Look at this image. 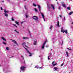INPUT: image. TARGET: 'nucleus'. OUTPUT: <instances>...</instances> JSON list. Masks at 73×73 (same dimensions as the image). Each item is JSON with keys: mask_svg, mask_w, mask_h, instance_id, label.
Masks as SVG:
<instances>
[{"mask_svg": "<svg viewBox=\"0 0 73 73\" xmlns=\"http://www.w3.org/2000/svg\"><path fill=\"white\" fill-rule=\"evenodd\" d=\"M25 68H26V67L24 66H23L21 67L20 69L23 72H24L25 69Z\"/></svg>", "mask_w": 73, "mask_h": 73, "instance_id": "1", "label": "nucleus"}, {"mask_svg": "<svg viewBox=\"0 0 73 73\" xmlns=\"http://www.w3.org/2000/svg\"><path fill=\"white\" fill-rule=\"evenodd\" d=\"M46 42H47V40L46 39V40L44 41V43L42 45V49H44V47L45 46V45Z\"/></svg>", "mask_w": 73, "mask_h": 73, "instance_id": "2", "label": "nucleus"}, {"mask_svg": "<svg viewBox=\"0 0 73 73\" xmlns=\"http://www.w3.org/2000/svg\"><path fill=\"white\" fill-rule=\"evenodd\" d=\"M33 17H35L36 18H34L33 19H34L35 21H38V18L37 17L34 16H33Z\"/></svg>", "mask_w": 73, "mask_h": 73, "instance_id": "3", "label": "nucleus"}, {"mask_svg": "<svg viewBox=\"0 0 73 73\" xmlns=\"http://www.w3.org/2000/svg\"><path fill=\"white\" fill-rule=\"evenodd\" d=\"M25 49H26V50L28 52V53L29 54H30V55H29V56H32V55L31 54V53H30V52H29V50H28V49H27V48H25Z\"/></svg>", "mask_w": 73, "mask_h": 73, "instance_id": "4", "label": "nucleus"}, {"mask_svg": "<svg viewBox=\"0 0 73 73\" xmlns=\"http://www.w3.org/2000/svg\"><path fill=\"white\" fill-rule=\"evenodd\" d=\"M11 40L12 41V42H14V43H15V44H16V45H18V44H17V42L15 40H13L12 39H11Z\"/></svg>", "mask_w": 73, "mask_h": 73, "instance_id": "5", "label": "nucleus"}, {"mask_svg": "<svg viewBox=\"0 0 73 73\" xmlns=\"http://www.w3.org/2000/svg\"><path fill=\"white\" fill-rule=\"evenodd\" d=\"M37 6L38 7V8L40 12V10H41V6L40 5H37Z\"/></svg>", "mask_w": 73, "mask_h": 73, "instance_id": "6", "label": "nucleus"}, {"mask_svg": "<svg viewBox=\"0 0 73 73\" xmlns=\"http://www.w3.org/2000/svg\"><path fill=\"white\" fill-rule=\"evenodd\" d=\"M65 33L67 34V33H68V30H66L64 31V30L63 32V33H65Z\"/></svg>", "mask_w": 73, "mask_h": 73, "instance_id": "7", "label": "nucleus"}, {"mask_svg": "<svg viewBox=\"0 0 73 73\" xmlns=\"http://www.w3.org/2000/svg\"><path fill=\"white\" fill-rule=\"evenodd\" d=\"M62 6H63V7H64V8L66 7V5H65V3H64L63 2L62 4Z\"/></svg>", "mask_w": 73, "mask_h": 73, "instance_id": "8", "label": "nucleus"}, {"mask_svg": "<svg viewBox=\"0 0 73 73\" xmlns=\"http://www.w3.org/2000/svg\"><path fill=\"white\" fill-rule=\"evenodd\" d=\"M60 23H59V21H58V23H57V27H60Z\"/></svg>", "mask_w": 73, "mask_h": 73, "instance_id": "9", "label": "nucleus"}, {"mask_svg": "<svg viewBox=\"0 0 73 73\" xmlns=\"http://www.w3.org/2000/svg\"><path fill=\"white\" fill-rule=\"evenodd\" d=\"M36 43H37V40L35 41H34V42L33 43L34 45H36Z\"/></svg>", "mask_w": 73, "mask_h": 73, "instance_id": "10", "label": "nucleus"}, {"mask_svg": "<svg viewBox=\"0 0 73 73\" xmlns=\"http://www.w3.org/2000/svg\"><path fill=\"white\" fill-rule=\"evenodd\" d=\"M15 23H16V24H17V25H19V22H18L17 21H15Z\"/></svg>", "mask_w": 73, "mask_h": 73, "instance_id": "11", "label": "nucleus"}, {"mask_svg": "<svg viewBox=\"0 0 73 73\" xmlns=\"http://www.w3.org/2000/svg\"><path fill=\"white\" fill-rule=\"evenodd\" d=\"M4 12L5 13H9V11H6V10H5V9L4 10Z\"/></svg>", "mask_w": 73, "mask_h": 73, "instance_id": "12", "label": "nucleus"}, {"mask_svg": "<svg viewBox=\"0 0 73 73\" xmlns=\"http://www.w3.org/2000/svg\"><path fill=\"white\" fill-rule=\"evenodd\" d=\"M1 38H2L3 40H4V41H6V39L4 38V37H1Z\"/></svg>", "mask_w": 73, "mask_h": 73, "instance_id": "13", "label": "nucleus"}, {"mask_svg": "<svg viewBox=\"0 0 73 73\" xmlns=\"http://www.w3.org/2000/svg\"><path fill=\"white\" fill-rule=\"evenodd\" d=\"M67 9H68V10H70V7H67Z\"/></svg>", "mask_w": 73, "mask_h": 73, "instance_id": "14", "label": "nucleus"}, {"mask_svg": "<svg viewBox=\"0 0 73 73\" xmlns=\"http://www.w3.org/2000/svg\"><path fill=\"white\" fill-rule=\"evenodd\" d=\"M35 10L36 12H37V11H38V10H37V9H36V8H35Z\"/></svg>", "mask_w": 73, "mask_h": 73, "instance_id": "15", "label": "nucleus"}, {"mask_svg": "<svg viewBox=\"0 0 73 73\" xmlns=\"http://www.w3.org/2000/svg\"><path fill=\"white\" fill-rule=\"evenodd\" d=\"M41 14L42 15V16L43 17V18L44 17V14L42 13H41Z\"/></svg>", "mask_w": 73, "mask_h": 73, "instance_id": "16", "label": "nucleus"}, {"mask_svg": "<svg viewBox=\"0 0 73 73\" xmlns=\"http://www.w3.org/2000/svg\"><path fill=\"white\" fill-rule=\"evenodd\" d=\"M35 67L36 68H37V69H41V67H37L36 66Z\"/></svg>", "mask_w": 73, "mask_h": 73, "instance_id": "17", "label": "nucleus"}, {"mask_svg": "<svg viewBox=\"0 0 73 73\" xmlns=\"http://www.w3.org/2000/svg\"><path fill=\"white\" fill-rule=\"evenodd\" d=\"M4 15L5 16H6V17H8V14H7V13H5Z\"/></svg>", "mask_w": 73, "mask_h": 73, "instance_id": "18", "label": "nucleus"}, {"mask_svg": "<svg viewBox=\"0 0 73 73\" xmlns=\"http://www.w3.org/2000/svg\"><path fill=\"white\" fill-rule=\"evenodd\" d=\"M25 15H26V19H27V18H28V15H27V14H25Z\"/></svg>", "mask_w": 73, "mask_h": 73, "instance_id": "19", "label": "nucleus"}, {"mask_svg": "<svg viewBox=\"0 0 73 73\" xmlns=\"http://www.w3.org/2000/svg\"><path fill=\"white\" fill-rule=\"evenodd\" d=\"M63 27H62L61 29V32H63Z\"/></svg>", "mask_w": 73, "mask_h": 73, "instance_id": "20", "label": "nucleus"}, {"mask_svg": "<svg viewBox=\"0 0 73 73\" xmlns=\"http://www.w3.org/2000/svg\"><path fill=\"white\" fill-rule=\"evenodd\" d=\"M72 13H73V11H72L70 13H69L70 15H72Z\"/></svg>", "mask_w": 73, "mask_h": 73, "instance_id": "21", "label": "nucleus"}, {"mask_svg": "<svg viewBox=\"0 0 73 73\" xmlns=\"http://www.w3.org/2000/svg\"><path fill=\"white\" fill-rule=\"evenodd\" d=\"M13 25H14V26H15V27H16V28H17V26H16V25L13 24Z\"/></svg>", "mask_w": 73, "mask_h": 73, "instance_id": "22", "label": "nucleus"}, {"mask_svg": "<svg viewBox=\"0 0 73 73\" xmlns=\"http://www.w3.org/2000/svg\"><path fill=\"white\" fill-rule=\"evenodd\" d=\"M33 6L34 7H36L37 6V5L35 4V3H33Z\"/></svg>", "mask_w": 73, "mask_h": 73, "instance_id": "23", "label": "nucleus"}, {"mask_svg": "<svg viewBox=\"0 0 73 73\" xmlns=\"http://www.w3.org/2000/svg\"><path fill=\"white\" fill-rule=\"evenodd\" d=\"M11 20H12V21H15V20H14V19H13V17L12 18Z\"/></svg>", "mask_w": 73, "mask_h": 73, "instance_id": "24", "label": "nucleus"}, {"mask_svg": "<svg viewBox=\"0 0 73 73\" xmlns=\"http://www.w3.org/2000/svg\"><path fill=\"white\" fill-rule=\"evenodd\" d=\"M6 50H9V47H6Z\"/></svg>", "mask_w": 73, "mask_h": 73, "instance_id": "25", "label": "nucleus"}, {"mask_svg": "<svg viewBox=\"0 0 73 73\" xmlns=\"http://www.w3.org/2000/svg\"><path fill=\"white\" fill-rule=\"evenodd\" d=\"M52 28H53V26L52 25H51L50 27V29H51V30H52Z\"/></svg>", "mask_w": 73, "mask_h": 73, "instance_id": "26", "label": "nucleus"}, {"mask_svg": "<svg viewBox=\"0 0 73 73\" xmlns=\"http://www.w3.org/2000/svg\"><path fill=\"white\" fill-rule=\"evenodd\" d=\"M54 70H57V68L55 67L54 68Z\"/></svg>", "mask_w": 73, "mask_h": 73, "instance_id": "27", "label": "nucleus"}, {"mask_svg": "<svg viewBox=\"0 0 73 73\" xmlns=\"http://www.w3.org/2000/svg\"><path fill=\"white\" fill-rule=\"evenodd\" d=\"M23 39H27V38H28V37H23Z\"/></svg>", "mask_w": 73, "mask_h": 73, "instance_id": "28", "label": "nucleus"}, {"mask_svg": "<svg viewBox=\"0 0 73 73\" xmlns=\"http://www.w3.org/2000/svg\"><path fill=\"white\" fill-rule=\"evenodd\" d=\"M25 44V42H23V43L22 44V45H24Z\"/></svg>", "mask_w": 73, "mask_h": 73, "instance_id": "29", "label": "nucleus"}, {"mask_svg": "<svg viewBox=\"0 0 73 73\" xmlns=\"http://www.w3.org/2000/svg\"><path fill=\"white\" fill-rule=\"evenodd\" d=\"M66 54L67 55V56H68V52L67 51H66Z\"/></svg>", "mask_w": 73, "mask_h": 73, "instance_id": "30", "label": "nucleus"}, {"mask_svg": "<svg viewBox=\"0 0 73 73\" xmlns=\"http://www.w3.org/2000/svg\"><path fill=\"white\" fill-rule=\"evenodd\" d=\"M57 65V63H55V64H53V66H55V65Z\"/></svg>", "mask_w": 73, "mask_h": 73, "instance_id": "31", "label": "nucleus"}, {"mask_svg": "<svg viewBox=\"0 0 73 73\" xmlns=\"http://www.w3.org/2000/svg\"><path fill=\"white\" fill-rule=\"evenodd\" d=\"M25 9L27 10V7H26V5L25 6Z\"/></svg>", "mask_w": 73, "mask_h": 73, "instance_id": "32", "label": "nucleus"}, {"mask_svg": "<svg viewBox=\"0 0 73 73\" xmlns=\"http://www.w3.org/2000/svg\"><path fill=\"white\" fill-rule=\"evenodd\" d=\"M3 44H4L5 45H6L7 43H5L4 42H3Z\"/></svg>", "mask_w": 73, "mask_h": 73, "instance_id": "33", "label": "nucleus"}, {"mask_svg": "<svg viewBox=\"0 0 73 73\" xmlns=\"http://www.w3.org/2000/svg\"><path fill=\"white\" fill-rule=\"evenodd\" d=\"M63 65H64V63L62 64L61 65V66H63Z\"/></svg>", "mask_w": 73, "mask_h": 73, "instance_id": "34", "label": "nucleus"}, {"mask_svg": "<svg viewBox=\"0 0 73 73\" xmlns=\"http://www.w3.org/2000/svg\"><path fill=\"white\" fill-rule=\"evenodd\" d=\"M48 60H50V58H49V56L48 57Z\"/></svg>", "mask_w": 73, "mask_h": 73, "instance_id": "35", "label": "nucleus"}, {"mask_svg": "<svg viewBox=\"0 0 73 73\" xmlns=\"http://www.w3.org/2000/svg\"><path fill=\"white\" fill-rule=\"evenodd\" d=\"M52 8H53V10H54V9L55 8H54V6L53 7H52Z\"/></svg>", "mask_w": 73, "mask_h": 73, "instance_id": "36", "label": "nucleus"}, {"mask_svg": "<svg viewBox=\"0 0 73 73\" xmlns=\"http://www.w3.org/2000/svg\"><path fill=\"white\" fill-rule=\"evenodd\" d=\"M24 22H22L21 23V25H22L23 24V23Z\"/></svg>", "mask_w": 73, "mask_h": 73, "instance_id": "37", "label": "nucleus"}, {"mask_svg": "<svg viewBox=\"0 0 73 73\" xmlns=\"http://www.w3.org/2000/svg\"><path fill=\"white\" fill-rule=\"evenodd\" d=\"M67 49H68V50H70V49L69 48H67Z\"/></svg>", "mask_w": 73, "mask_h": 73, "instance_id": "38", "label": "nucleus"}, {"mask_svg": "<svg viewBox=\"0 0 73 73\" xmlns=\"http://www.w3.org/2000/svg\"><path fill=\"white\" fill-rule=\"evenodd\" d=\"M54 61L53 62H52V65H53V64H54Z\"/></svg>", "mask_w": 73, "mask_h": 73, "instance_id": "39", "label": "nucleus"}, {"mask_svg": "<svg viewBox=\"0 0 73 73\" xmlns=\"http://www.w3.org/2000/svg\"><path fill=\"white\" fill-rule=\"evenodd\" d=\"M64 42V41L63 40L62 41V45L63 44V43Z\"/></svg>", "mask_w": 73, "mask_h": 73, "instance_id": "40", "label": "nucleus"}, {"mask_svg": "<svg viewBox=\"0 0 73 73\" xmlns=\"http://www.w3.org/2000/svg\"><path fill=\"white\" fill-rule=\"evenodd\" d=\"M43 19H44V21H45V18H44V17L43 18Z\"/></svg>", "mask_w": 73, "mask_h": 73, "instance_id": "41", "label": "nucleus"}, {"mask_svg": "<svg viewBox=\"0 0 73 73\" xmlns=\"http://www.w3.org/2000/svg\"><path fill=\"white\" fill-rule=\"evenodd\" d=\"M51 5V7H54V5H52H52Z\"/></svg>", "mask_w": 73, "mask_h": 73, "instance_id": "42", "label": "nucleus"}, {"mask_svg": "<svg viewBox=\"0 0 73 73\" xmlns=\"http://www.w3.org/2000/svg\"><path fill=\"white\" fill-rule=\"evenodd\" d=\"M61 9V7H59L58 8V9Z\"/></svg>", "mask_w": 73, "mask_h": 73, "instance_id": "43", "label": "nucleus"}, {"mask_svg": "<svg viewBox=\"0 0 73 73\" xmlns=\"http://www.w3.org/2000/svg\"><path fill=\"white\" fill-rule=\"evenodd\" d=\"M1 10H2V11H3V8L1 7Z\"/></svg>", "mask_w": 73, "mask_h": 73, "instance_id": "44", "label": "nucleus"}, {"mask_svg": "<svg viewBox=\"0 0 73 73\" xmlns=\"http://www.w3.org/2000/svg\"><path fill=\"white\" fill-rule=\"evenodd\" d=\"M65 20V17H64V20Z\"/></svg>", "mask_w": 73, "mask_h": 73, "instance_id": "45", "label": "nucleus"}, {"mask_svg": "<svg viewBox=\"0 0 73 73\" xmlns=\"http://www.w3.org/2000/svg\"><path fill=\"white\" fill-rule=\"evenodd\" d=\"M59 16H60V17H61V18L62 17L61 16V15H59Z\"/></svg>", "mask_w": 73, "mask_h": 73, "instance_id": "46", "label": "nucleus"}, {"mask_svg": "<svg viewBox=\"0 0 73 73\" xmlns=\"http://www.w3.org/2000/svg\"><path fill=\"white\" fill-rule=\"evenodd\" d=\"M14 31H15V32H17V30H15Z\"/></svg>", "mask_w": 73, "mask_h": 73, "instance_id": "47", "label": "nucleus"}, {"mask_svg": "<svg viewBox=\"0 0 73 73\" xmlns=\"http://www.w3.org/2000/svg\"><path fill=\"white\" fill-rule=\"evenodd\" d=\"M16 32H17V33H18V34H19V32L17 31Z\"/></svg>", "mask_w": 73, "mask_h": 73, "instance_id": "48", "label": "nucleus"}, {"mask_svg": "<svg viewBox=\"0 0 73 73\" xmlns=\"http://www.w3.org/2000/svg\"><path fill=\"white\" fill-rule=\"evenodd\" d=\"M48 46L47 45V46H46V48H48Z\"/></svg>", "mask_w": 73, "mask_h": 73, "instance_id": "49", "label": "nucleus"}, {"mask_svg": "<svg viewBox=\"0 0 73 73\" xmlns=\"http://www.w3.org/2000/svg\"><path fill=\"white\" fill-rule=\"evenodd\" d=\"M29 35H30V36H31V33H30Z\"/></svg>", "mask_w": 73, "mask_h": 73, "instance_id": "50", "label": "nucleus"}, {"mask_svg": "<svg viewBox=\"0 0 73 73\" xmlns=\"http://www.w3.org/2000/svg\"><path fill=\"white\" fill-rule=\"evenodd\" d=\"M21 57L22 58H23V56H21Z\"/></svg>", "mask_w": 73, "mask_h": 73, "instance_id": "51", "label": "nucleus"}, {"mask_svg": "<svg viewBox=\"0 0 73 73\" xmlns=\"http://www.w3.org/2000/svg\"><path fill=\"white\" fill-rule=\"evenodd\" d=\"M49 56H51V54H50Z\"/></svg>", "mask_w": 73, "mask_h": 73, "instance_id": "52", "label": "nucleus"}, {"mask_svg": "<svg viewBox=\"0 0 73 73\" xmlns=\"http://www.w3.org/2000/svg\"><path fill=\"white\" fill-rule=\"evenodd\" d=\"M29 34L31 33V32H30V31H29Z\"/></svg>", "mask_w": 73, "mask_h": 73, "instance_id": "53", "label": "nucleus"}, {"mask_svg": "<svg viewBox=\"0 0 73 73\" xmlns=\"http://www.w3.org/2000/svg\"><path fill=\"white\" fill-rule=\"evenodd\" d=\"M57 4H58V2H57Z\"/></svg>", "mask_w": 73, "mask_h": 73, "instance_id": "54", "label": "nucleus"}, {"mask_svg": "<svg viewBox=\"0 0 73 73\" xmlns=\"http://www.w3.org/2000/svg\"><path fill=\"white\" fill-rule=\"evenodd\" d=\"M25 46H26V47H27V45H25Z\"/></svg>", "mask_w": 73, "mask_h": 73, "instance_id": "55", "label": "nucleus"}, {"mask_svg": "<svg viewBox=\"0 0 73 73\" xmlns=\"http://www.w3.org/2000/svg\"><path fill=\"white\" fill-rule=\"evenodd\" d=\"M49 7V8H51V7Z\"/></svg>", "mask_w": 73, "mask_h": 73, "instance_id": "56", "label": "nucleus"}, {"mask_svg": "<svg viewBox=\"0 0 73 73\" xmlns=\"http://www.w3.org/2000/svg\"><path fill=\"white\" fill-rule=\"evenodd\" d=\"M2 3H3V2H4V1H2Z\"/></svg>", "mask_w": 73, "mask_h": 73, "instance_id": "57", "label": "nucleus"}, {"mask_svg": "<svg viewBox=\"0 0 73 73\" xmlns=\"http://www.w3.org/2000/svg\"><path fill=\"white\" fill-rule=\"evenodd\" d=\"M72 24H73V22L72 23Z\"/></svg>", "mask_w": 73, "mask_h": 73, "instance_id": "58", "label": "nucleus"}, {"mask_svg": "<svg viewBox=\"0 0 73 73\" xmlns=\"http://www.w3.org/2000/svg\"><path fill=\"white\" fill-rule=\"evenodd\" d=\"M56 1H57V0H55Z\"/></svg>", "mask_w": 73, "mask_h": 73, "instance_id": "59", "label": "nucleus"}, {"mask_svg": "<svg viewBox=\"0 0 73 73\" xmlns=\"http://www.w3.org/2000/svg\"><path fill=\"white\" fill-rule=\"evenodd\" d=\"M15 46H16V45H15Z\"/></svg>", "mask_w": 73, "mask_h": 73, "instance_id": "60", "label": "nucleus"}, {"mask_svg": "<svg viewBox=\"0 0 73 73\" xmlns=\"http://www.w3.org/2000/svg\"><path fill=\"white\" fill-rule=\"evenodd\" d=\"M24 0V1H25V0Z\"/></svg>", "mask_w": 73, "mask_h": 73, "instance_id": "61", "label": "nucleus"}]
</instances>
